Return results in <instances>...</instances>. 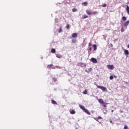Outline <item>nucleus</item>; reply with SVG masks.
Wrapping results in <instances>:
<instances>
[{
  "mask_svg": "<svg viewBox=\"0 0 129 129\" xmlns=\"http://www.w3.org/2000/svg\"><path fill=\"white\" fill-rule=\"evenodd\" d=\"M122 20L123 21H126V17L125 16H123V17H122Z\"/></svg>",
  "mask_w": 129,
  "mask_h": 129,
  "instance_id": "obj_16",
  "label": "nucleus"
},
{
  "mask_svg": "<svg viewBox=\"0 0 129 129\" xmlns=\"http://www.w3.org/2000/svg\"><path fill=\"white\" fill-rule=\"evenodd\" d=\"M93 47L94 48V51H95L97 49V46L96 44L93 45Z\"/></svg>",
  "mask_w": 129,
  "mask_h": 129,
  "instance_id": "obj_9",
  "label": "nucleus"
},
{
  "mask_svg": "<svg viewBox=\"0 0 129 129\" xmlns=\"http://www.w3.org/2000/svg\"><path fill=\"white\" fill-rule=\"evenodd\" d=\"M51 52L54 54V53H56V50H55L54 48H52L51 49Z\"/></svg>",
  "mask_w": 129,
  "mask_h": 129,
  "instance_id": "obj_13",
  "label": "nucleus"
},
{
  "mask_svg": "<svg viewBox=\"0 0 129 129\" xmlns=\"http://www.w3.org/2000/svg\"><path fill=\"white\" fill-rule=\"evenodd\" d=\"M56 57L57 58H61V56L60 55H56Z\"/></svg>",
  "mask_w": 129,
  "mask_h": 129,
  "instance_id": "obj_30",
  "label": "nucleus"
},
{
  "mask_svg": "<svg viewBox=\"0 0 129 129\" xmlns=\"http://www.w3.org/2000/svg\"><path fill=\"white\" fill-rule=\"evenodd\" d=\"M72 43H76V40H75V39H73V40H72Z\"/></svg>",
  "mask_w": 129,
  "mask_h": 129,
  "instance_id": "obj_23",
  "label": "nucleus"
},
{
  "mask_svg": "<svg viewBox=\"0 0 129 129\" xmlns=\"http://www.w3.org/2000/svg\"><path fill=\"white\" fill-rule=\"evenodd\" d=\"M84 4V5L85 6V7H86V6H87V2H84V3H83Z\"/></svg>",
  "mask_w": 129,
  "mask_h": 129,
  "instance_id": "obj_27",
  "label": "nucleus"
},
{
  "mask_svg": "<svg viewBox=\"0 0 129 129\" xmlns=\"http://www.w3.org/2000/svg\"><path fill=\"white\" fill-rule=\"evenodd\" d=\"M75 113H76V112L74 110H72V111H70L71 114H75Z\"/></svg>",
  "mask_w": 129,
  "mask_h": 129,
  "instance_id": "obj_8",
  "label": "nucleus"
},
{
  "mask_svg": "<svg viewBox=\"0 0 129 129\" xmlns=\"http://www.w3.org/2000/svg\"><path fill=\"white\" fill-rule=\"evenodd\" d=\"M66 28H67V29L68 30V29H70V25H69V24H68V25L66 26Z\"/></svg>",
  "mask_w": 129,
  "mask_h": 129,
  "instance_id": "obj_21",
  "label": "nucleus"
},
{
  "mask_svg": "<svg viewBox=\"0 0 129 129\" xmlns=\"http://www.w3.org/2000/svg\"><path fill=\"white\" fill-rule=\"evenodd\" d=\"M88 18V16H84V17H83V19H86V18Z\"/></svg>",
  "mask_w": 129,
  "mask_h": 129,
  "instance_id": "obj_28",
  "label": "nucleus"
},
{
  "mask_svg": "<svg viewBox=\"0 0 129 129\" xmlns=\"http://www.w3.org/2000/svg\"><path fill=\"white\" fill-rule=\"evenodd\" d=\"M96 14H98V12L97 11H95L92 13L93 15H96Z\"/></svg>",
  "mask_w": 129,
  "mask_h": 129,
  "instance_id": "obj_18",
  "label": "nucleus"
},
{
  "mask_svg": "<svg viewBox=\"0 0 129 129\" xmlns=\"http://www.w3.org/2000/svg\"><path fill=\"white\" fill-rule=\"evenodd\" d=\"M95 119L97 120V121H98V120L97 119V118H95Z\"/></svg>",
  "mask_w": 129,
  "mask_h": 129,
  "instance_id": "obj_33",
  "label": "nucleus"
},
{
  "mask_svg": "<svg viewBox=\"0 0 129 129\" xmlns=\"http://www.w3.org/2000/svg\"><path fill=\"white\" fill-rule=\"evenodd\" d=\"M92 49V48L91 47H90V48H89L90 51H91Z\"/></svg>",
  "mask_w": 129,
  "mask_h": 129,
  "instance_id": "obj_34",
  "label": "nucleus"
},
{
  "mask_svg": "<svg viewBox=\"0 0 129 129\" xmlns=\"http://www.w3.org/2000/svg\"><path fill=\"white\" fill-rule=\"evenodd\" d=\"M111 46H112V44H111Z\"/></svg>",
  "mask_w": 129,
  "mask_h": 129,
  "instance_id": "obj_38",
  "label": "nucleus"
},
{
  "mask_svg": "<svg viewBox=\"0 0 129 129\" xmlns=\"http://www.w3.org/2000/svg\"><path fill=\"white\" fill-rule=\"evenodd\" d=\"M91 62H92V63H97V59H96V58L94 57H92L91 58Z\"/></svg>",
  "mask_w": 129,
  "mask_h": 129,
  "instance_id": "obj_4",
  "label": "nucleus"
},
{
  "mask_svg": "<svg viewBox=\"0 0 129 129\" xmlns=\"http://www.w3.org/2000/svg\"><path fill=\"white\" fill-rule=\"evenodd\" d=\"M110 122H112V121H110Z\"/></svg>",
  "mask_w": 129,
  "mask_h": 129,
  "instance_id": "obj_37",
  "label": "nucleus"
},
{
  "mask_svg": "<svg viewBox=\"0 0 129 129\" xmlns=\"http://www.w3.org/2000/svg\"><path fill=\"white\" fill-rule=\"evenodd\" d=\"M72 11L74 13H75V12H78V10L76 8H74L72 9Z\"/></svg>",
  "mask_w": 129,
  "mask_h": 129,
  "instance_id": "obj_15",
  "label": "nucleus"
},
{
  "mask_svg": "<svg viewBox=\"0 0 129 129\" xmlns=\"http://www.w3.org/2000/svg\"><path fill=\"white\" fill-rule=\"evenodd\" d=\"M126 12L127 14H129V7L127 5H126Z\"/></svg>",
  "mask_w": 129,
  "mask_h": 129,
  "instance_id": "obj_11",
  "label": "nucleus"
},
{
  "mask_svg": "<svg viewBox=\"0 0 129 129\" xmlns=\"http://www.w3.org/2000/svg\"><path fill=\"white\" fill-rule=\"evenodd\" d=\"M127 48H129V44L127 45Z\"/></svg>",
  "mask_w": 129,
  "mask_h": 129,
  "instance_id": "obj_35",
  "label": "nucleus"
},
{
  "mask_svg": "<svg viewBox=\"0 0 129 129\" xmlns=\"http://www.w3.org/2000/svg\"><path fill=\"white\" fill-rule=\"evenodd\" d=\"M99 103H101L102 104H105V103L104 102V101L102 100V99H99L98 100Z\"/></svg>",
  "mask_w": 129,
  "mask_h": 129,
  "instance_id": "obj_5",
  "label": "nucleus"
},
{
  "mask_svg": "<svg viewBox=\"0 0 129 129\" xmlns=\"http://www.w3.org/2000/svg\"><path fill=\"white\" fill-rule=\"evenodd\" d=\"M52 66H53V64H49L47 66L48 68H51V67H52Z\"/></svg>",
  "mask_w": 129,
  "mask_h": 129,
  "instance_id": "obj_22",
  "label": "nucleus"
},
{
  "mask_svg": "<svg viewBox=\"0 0 129 129\" xmlns=\"http://www.w3.org/2000/svg\"><path fill=\"white\" fill-rule=\"evenodd\" d=\"M91 43H89V47H90V46H91Z\"/></svg>",
  "mask_w": 129,
  "mask_h": 129,
  "instance_id": "obj_31",
  "label": "nucleus"
},
{
  "mask_svg": "<svg viewBox=\"0 0 129 129\" xmlns=\"http://www.w3.org/2000/svg\"><path fill=\"white\" fill-rule=\"evenodd\" d=\"M128 24H129V20H127L124 23V26L127 27V26H128Z\"/></svg>",
  "mask_w": 129,
  "mask_h": 129,
  "instance_id": "obj_7",
  "label": "nucleus"
},
{
  "mask_svg": "<svg viewBox=\"0 0 129 129\" xmlns=\"http://www.w3.org/2000/svg\"><path fill=\"white\" fill-rule=\"evenodd\" d=\"M62 31V27H60V29H59V31H58V32H59V33H61Z\"/></svg>",
  "mask_w": 129,
  "mask_h": 129,
  "instance_id": "obj_20",
  "label": "nucleus"
},
{
  "mask_svg": "<svg viewBox=\"0 0 129 129\" xmlns=\"http://www.w3.org/2000/svg\"><path fill=\"white\" fill-rule=\"evenodd\" d=\"M112 79H113V76H110V80H112Z\"/></svg>",
  "mask_w": 129,
  "mask_h": 129,
  "instance_id": "obj_25",
  "label": "nucleus"
},
{
  "mask_svg": "<svg viewBox=\"0 0 129 129\" xmlns=\"http://www.w3.org/2000/svg\"><path fill=\"white\" fill-rule=\"evenodd\" d=\"M121 33H123V32H124V29L123 28V27L121 28Z\"/></svg>",
  "mask_w": 129,
  "mask_h": 129,
  "instance_id": "obj_17",
  "label": "nucleus"
},
{
  "mask_svg": "<svg viewBox=\"0 0 129 129\" xmlns=\"http://www.w3.org/2000/svg\"><path fill=\"white\" fill-rule=\"evenodd\" d=\"M97 88H99V89H101L102 91H107V89H106L105 87H102L101 86H97Z\"/></svg>",
  "mask_w": 129,
  "mask_h": 129,
  "instance_id": "obj_2",
  "label": "nucleus"
},
{
  "mask_svg": "<svg viewBox=\"0 0 129 129\" xmlns=\"http://www.w3.org/2000/svg\"><path fill=\"white\" fill-rule=\"evenodd\" d=\"M79 107H80V108H81V109H82V110H83L85 112V113H87V114H88V115H90V112H89L88 110L86 109L85 107L83 106V105L80 104Z\"/></svg>",
  "mask_w": 129,
  "mask_h": 129,
  "instance_id": "obj_1",
  "label": "nucleus"
},
{
  "mask_svg": "<svg viewBox=\"0 0 129 129\" xmlns=\"http://www.w3.org/2000/svg\"><path fill=\"white\" fill-rule=\"evenodd\" d=\"M83 94H87V90H85L83 92Z\"/></svg>",
  "mask_w": 129,
  "mask_h": 129,
  "instance_id": "obj_19",
  "label": "nucleus"
},
{
  "mask_svg": "<svg viewBox=\"0 0 129 129\" xmlns=\"http://www.w3.org/2000/svg\"><path fill=\"white\" fill-rule=\"evenodd\" d=\"M124 54H125L126 55H128V50L125 49L124 50Z\"/></svg>",
  "mask_w": 129,
  "mask_h": 129,
  "instance_id": "obj_12",
  "label": "nucleus"
},
{
  "mask_svg": "<svg viewBox=\"0 0 129 129\" xmlns=\"http://www.w3.org/2000/svg\"><path fill=\"white\" fill-rule=\"evenodd\" d=\"M98 119H102V117L101 116H99L98 117Z\"/></svg>",
  "mask_w": 129,
  "mask_h": 129,
  "instance_id": "obj_26",
  "label": "nucleus"
},
{
  "mask_svg": "<svg viewBox=\"0 0 129 129\" xmlns=\"http://www.w3.org/2000/svg\"><path fill=\"white\" fill-rule=\"evenodd\" d=\"M78 34L77 33H73L72 35V37L73 38H77Z\"/></svg>",
  "mask_w": 129,
  "mask_h": 129,
  "instance_id": "obj_6",
  "label": "nucleus"
},
{
  "mask_svg": "<svg viewBox=\"0 0 129 129\" xmlns=\"http://www.w3.org/2000/svg\"><path fill=\"white\" fill-rule=\"evenodd\" d=\"M107 68H108V69H110V70H113L114 68V66H113V65L112 64H109L107 66Z\"/></svg>",
  "mask_w": 129,
  "mask_h": 129,
  "instance_id": "obj_3",
  "label": "nucleus"
},
{
  "mask_svg": "<svg viewBox=\"0 0 129 129\" xmlns=\"http://www.w3.org/2000/svg\"><path fill=\"white\" fill-rule=\"evenodd\" d=\"M51 102H52V104H57V102L56 101H55V100H52Z\"/></svg>",
  "mask_w": 129,
  "mask_h": 129,
  "instance_id": "obj_14",
  "label": "nucleus"
},
{
  "mask_svg": "<svg viewBox=\"0 0 129 129\" xmlns=\"http://www.w3.org/2000/svg\"><path fill=\"white\" fill-rule=\"evenodd\" d=\"M103 8H105V7H106V4H105L102 6Z\"/></svg>",
  "mask_w": 129,
  "mask_h": 129,
  "instance_id": "obj_29",
  "label": "nucleus"
},
{
  "mask_svg": "<svg viewBox=\"0 0 129 129\" xmlns=\"http://www.w3.org/2000/svg\"><path fill=\"white\" fill-rule=\"evenodd\" d=\"M86 12L87 15H92V13L90 12L88 10H86Z\"/></svg>",
  "mask_w": 129,
  "mask_h": 129,
  "instance_id": "obj_10",
  "label": "nucleus"
},
{
  "mask_svg": "<svg viewBox=\"0 0 129 129\" xmlns=\"http://www.w3.org/2000/svg\"><path fill=\"white\" fill-rule=\"evenodd\" d=\"M111 111H112V112H113V110H112Z\"/></svg>",
  "mask_w": 129,
  "mask_h": 129,
  "instance_id": "obj_36",
  "label": "nucleus"
},
{
  "mask_svg": "<svg viewBox=\"0 0 129 129\" xmlns=\"http://www.w3.org/2000/svg\"><path fill=\"white\" fill-rule=\"evenodd\" d=\"M128 127H127L126 125H125V126L123 127V129H128Z\"/></svg>",
  "mask_w": 129,
  "mask_h": 129,
  "instance_id": "obj_24",
  "label": "nucleus"
},
{
  "mask_svg": "<svg viewBox=\"0 0 129 129\" xmlns=\"http://www.w3.org/2000/svg\"><path fill=\"white\" fill-rule=\"evenodd\" d=\"M104 107H106V105H105V104H104V105H103Z\"/></svg>",
  "mask_w": 129,
  "mask_h": 129,
  "instance_id": "obj_32",
  "label": "nucleus"
}]
</instances>
